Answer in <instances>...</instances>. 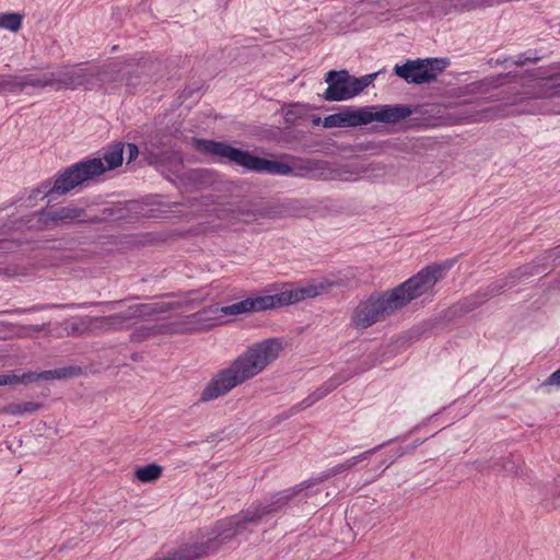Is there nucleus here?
<instances>
[{
	"label": "nucleus",
	"mask_w": 560,
	"mask_h": 560,
	"mask_svg": "<svg viewBox=\"0 0 560 560\" xmlns=\"http://www.w3.org/2000/svg\"><path fill=\"white\" fill-rule=\"evenodd\" d=\"M383 445L375 446L359 455L352 456L345 462L326 469L320 476L314 479L305 480L300 485L285 489L276 493L269 502L259 503L250 506L246 511L234 515L230 518L220 521L214 532L201 542H195L182 550L175 551L173 555L154 560H196L202 556L214 552L219 545L228 541L235 536L242 535L247 529L267 522L275 513L280 511L291 501H302L314 493L312 488L336 475L342 474L359 463L369 459L374 453L382 448Z\"/></svg>",
	"instance_id": "obj_1"
},
{
	"label": "nucleus",
	"mask_w": 560,
	"mask_h": 560,
	"mask_svg": "<svg viewBox=\"0 0 560 560\" xmlns=\"http://www.w3.org/2000/svg\"><path fill=\"white\" fill-rule=\"evenodd\" d=\"M194 147L203 153L213 158L224 159L243 166L249 171L262 172L273 175H290L301 177H316L323 179L339 178L342 180H355L359 178L377 179L385 173L382 163H370L368 165L354 166L351 171H346L349 175H334L330 164L317 159H296L289 165L283 162L272 161L255 156L246 151L233 148L222 142L212 140L192 139Z\"/></svg>",
	"instance_id": "obj_2"
},
{
	"label": "nucleus",
	"mask_w": 560,
	"mask_h": 560,
	"mask_svg": "<svg viewBox=\"0 0 560 560\" xmlns=\"http://www.w3.org/2000/svg\"><path fill=\"white\" fill-rule=\"evenodd\" d=\"M282 350L283 342L279 338H269L250 345L212 375L200 394V400H215L256 377L279 358Z\"/></svg>",
	"instance_id": "obj_3"
},
{
	"label": "nucleus",
	"mask_w": 560,
	"mask_h": 560,
	"mask_svg": "<svg viewBox=\"0 0 560 560\" xmlns=\"http://www.w3.org/2000/svg\"><path fill=\"white\" fill-rule=\"evenodd\" d=\"M337 282L328 278L313 279L303 285H288L273 295L247 298L230 305L213 304L218 326L225 325L241 315L273 310L284 305L299 303L327 293Z\"/></svg>",
	"instance_id": "obj_4"
},
{
	"label": "nucleus",
	"mask_w": 560,
	"mask_h": 560,
	"mask_svg": "<svg viewBox=\"0 0 560 560\" xmlns=\"http://www.w3.org/2000/svg\"><path fill=\"white\" fill-rule=\"evenodd\" d=\"M124 160V144L116 143L106 149L102 156L74 163L60 173L52 185L46 184L45 195H66L80 186H86L107 171L120 166Z\"/></svg>",
	"instance_id": "obj_5"
},
{
	"label": "nucleus",
	"mask_w": 560,
	"mask_h": 560,
	"mask_svg": "<svg viewBox=\"0 0 560 560\" xmlns=\"http://www.w3.org/2000/svg\"><path fill=\"white\" fill-rule=\"evenodd\" d=\"M536 88L537 91L532 95L526 93L518 101L506 102L505 104L515 107L509 110L485 107L481 101L464 105L458 113L459 119L464 122H476L513 113L537 114L550 112L551 109L545 108L532 101L560 96V73L538 82Z\"/></svg>",
	"instance_id": "obj_6"
},
{
	"label": "nucleus",
	"mask_w": 560,
	"mask_h": 560,
	"mask_svg": "<svg viewBox=\"0 0 560 560\" xmlns=\"http://www.w3.org/2000/svg\"><path fill=\"white\" fill-rule=\"evenodd\" d=\"M413 110L406 105H369L363 107H347L336 114L328 115L323 120L325 128H347L365 126L373 121L396 124L409 117Z\"/></svg>",
	"instance_id": "obj_7"
},
{
	"label": "nucleus",
	"mask_w": 560,
	"mask_h": 560,
	"mask_svg": "<svg viewBox=\"0 0 560 560\" xmlns=\"http://www.w3.org/2000/svg\"><path fill=\"white\" fill-rule=\"evenodd\" d=\"M451 267L452 262L428 266L395 288L392 292L400 308L412 300L430 293L438 281L445 277Z\"/></svg>",
	"instance_id": "obj_8"
},
{
	"label": "nucleus",
	"mask_w": 560,
	"mask_h": 560,
	"mask_svg": "<svg viewBox=\"0 0 560 560\" xmlns=\"http://www.w3.org/2000/svg\"><path fill=\"white\" fill-rule=\"evenodd\" d=\"M378 72L366 74L355 78L349 74L348 71H329L326 74V82L328 84L324 92V98L330 102H340L353 98L370 86Z\"/></svg>",
	"instance_id": "obj_9"
},
{
	"label": "nucleus",
	"mask_w": 560,
	"mask_h": 560,
	"mask_svg": "<svg viewBox=\"0 0 560 560\" xmlns=\"http://www.w3.org/2000/svg\"><path fill=\"white\" fill-rule=\"evenodd\" d=\"M217 319L218 317L215 316L214 307L213 305H210L178 320L160 326H143L140 329L141 331H144L142 337H148L154 334L199 332L217 327Z\"/></svg>",
	"instance_id": "obj_10"
},
{
	"label": "nucleus",
	"mask_w": 560,
	"mask_h": 560,
	"mask_svg": "<svg viewBox=\"0 0 560 560\" xmlns=\"http://www.w3.org/2000/svg\"><path fill=\"white\" fill-rule=\"evenodd\" d=\"M399 308L392 291L383 295L371 296L357 306L352 322L358 328H366Z\"/></svg>",
	"instance_id": "obj_11"
},
{
	"label": "nucleus",
	"mask_w": 560,
	"mask_h": 560,
	"mask_svg": "<svg viewBox=\"0 0 560 560\" xmlns=\"http://www.w3.org/2000/svg\"><path fill=\"white\" fill-rule=\"evenodd\" d=\"M175 304L167 301L153 302L148 304H133L126 311L102 318V328L121 329L130 325L133 318L158 319V315L173 310Z\"/></svg>",
	"instance_id": "obj_12"
},
{
	"label": "nucleus",
	"mask_w": 560,
	"mask_h": 560,
	"mask_svg": "<svg viewBox=\"0 0 560 560\" xmlns=\"http://www.w3.org/2000/svg\"><path fill=\"white\" fill-rule=\"evenodd\" d=\"M51 75L54 91L90 89L97 71L88 65H66L51 71Z\"/></svg>",
	"instance_id": "obj_13"
},
{
	"label": "nucleus",
	"mask_w": 560,
	"mask_h": 560,
	"mask_svg": "<svg viewBox=\"0 0 560 560\" xmlns=\"http://www.w3.org/2000/svg\"><path fill=\"white\" fill-rule=\"evenodd\" d=\"M438 59H418L407 61L405 65H396L394 68L395 73L402 78L408 83H427L434 80L441 68L436 67Z\"/></svg>",
	"instance_id": "obj_14"
},
{
	"label": "nucleus",
	"mask_w": 560,
	"mask_h": 560,
	"mask_svg": "<svg viewBox=\"0 0 560 560\" xmlns=\"http://www.w3.org/2000/svg\"><path fill=\"white\" fill-rule=\"evenodd\" d=\"M50 89L54 91L51 71L38 74L8 75V93L20 94L28 89Z\"/></svg>",
	"instance_id": "obj_15"
},
{
	"label": "nucleus",
	"mask_w": 560,
	"mask_h": 560,
	"mask_svg": "<svg viewBox=\"0 0 560 560\" xmlns=\"http://www.w3.org/2000/svg\"><path fill=\"white\" fill-rule=\"evenodd\" d=\"M34 218H36L38 223L42 224L40 226L48 229L58 223L80 221L82 218V210L73 206H66L56 210L35 212Z\"/></svg>",
	"instance_id": "obj_16"
},
{
	"label": "nucleus",
	"mask_w": 560,
	"mask_h": 560,
	"mask_svg": "<svg viewBox=\"0 0 560 560\" xmlns=\"http://www.w3.org/2000/svg\"><path fill=\"white\" fill-rule=\"evenodd\" d=\"M150 163L155 164L162 173H168L176 178L183 176V160L178 152H150Z\"/></svg>",
	"instance_id": "obj_17"
},
{
	"label": "nucleus",
	"mask_w": 560,
	"mask_h": 560,
	"mask_svg": "<svg viewBox=\"0 0 560 560\" xmlns=\"http://www.w3.org/2000/svg\"><path fill=\"white\" fill-rule=\"evenodd\" d=\"M61 376V373L59 371H45L42 373H24L22 375L18 374H0V386L3 385H13V384H28L33 383L38 380H51V378H58Z\"/></svg>",
	"instance_id": "obj_18"
},
{
	"label": "nucleus",
	"mask_w": 560,
	"mask_h": 560,
	"mask_svg": "<svg viewBox=\"0 0 560 560\" xmlns=\"http://www.w3.org/2000/svg\"><path fill=\"white\" fill-rule=\"evenodd\" d=\"M136 68H139V63H136L133 59L128 62H114L105 74L113 81H126V85L131 86L133 85L131 77L137 72Z\"/></svg>",
	"instance_id": "obj_19"
},
{
	"label": "nucleus",
	"mask_w": 560,
	"mask_h": 560,
	"mask_svg": "<svg viewBox=\"0 0 560 560\" xmlns=\"http://www.w3.org/2000/svg\"><path fill=\"white\" fill-rule=\"evenodd\" d=\"M341 383L340 380H329L323 387L307 396L299 406H295L296 411L311 407L319 399L324 398L328 393L335 389Z\"/></svg>",
	"instance_id": "obj_20"
},
{
	"label": "nucleus",
	"mask_w": 560,
	"mask_h": 560,
	"mask_svg": "<svg viewBox=\"0 0 560 560\" xmlns=\"http://www.w3.org/2000/svg\"><path fill=\"white\" fill-rule=\"evenodd\" d=\"M162 475V467L158 464H149L145 466L138 467L135 471L136 478L142 482H153L158 480Z\"/></svg>",
	"instance_id": "obj_21"
},
{
	"label": "nucleus",
	"mask_w": 560,
	"mask_h": 560,
	"mask_svg": "<svg viewBox=\"0 0 560 560\" xmlns=\"http://www.w3.org/2000/svg\"><path fill=\"white\" fill-rule=\"evenodd\" d=\"M40 405L33 401L12 402L4 406L0 412L12 416H20L24 413H33L39 409Z\"/></svg>",
	"instance_id": "obj_22"
},
{
	"label": "nucleus",
	"mask_w": 560,
	"mask_h": 560,
	"mask_svg": "<svg viewBox=\"0 0 560 560\" xmlns=\"http://www.w3.org/2000/svg\"><path fill=\"white\" fill-rule=\"evenodd\" d=\"M250 215L252 214L249 212H243L234 209L223 208L218 210V217L222 220H225L229 224H233L236 221L249 222Z\"/></svg>",
	"instance_id": "obj_23"
},
{
	"label": "nucleus",
	"mask_w": 560,
	"mask_h": 560,
	"mask_svg": "<svg viewBox=\"0 0 560 560\" xmlns=\"http://www.w3.org/2000/svg\"><path fill=\"white\" fill-rule=\"evenodd\" d=\"M23 16L19 13L0 14V28L18 32L21 28Z\"/></svg>",
	"instance_id": "obj_24"
},
{
	"label": "nucleus",
	"mask_w": 560,
	"mask_h": 560,
	"mask_svg": "<svg viewBox=\"0 0 560 560\" xmlns=\"http://www.w3.org/2000/svg\"><path fill=\"white\" fill-rule=\"evenodd\" d=\"M306 108L302 104H294L284 109V119L289 124H294L299 118L305 115Z\"/></svg>",
	"instance_id": "obj_25"
},
{
	"label": "nucleus",
	"mask_w": 560,
	"mask_h": 560,
	"mask_svg": "<svg viewBox=\"0 0 560 560\" xmlns=\"http://www.w3.org/2000/svg\"><path fill=\"white\" fill-rule=\"evenodd\" d=\"M408 450L402 446H397L390 450V454L388 455V458L384 460V469L388 468L397 458L401 457L404 454H406Z\"/></svg>",
	"instance_id": "obj_26"
},
{
	"label": "nucleus",
	"mask_w": 560,
	"mask_h": 560,
	"mask_svg": "<svg viewBox=\"0 0 560 560\" xmlns=\"http://www.w3.org/2000/svg\"><path fill=\"white\" fill-rule=\"evenodd\" d=\"M438 2V0H432L430 2H425L422 4V8L419 12V14L423 15V14H441L442 11L438 9V7L435 5Z\"/></svg>",
	"instance_id": "obj_27"
},
{
	"label": "nucleus",
	"mask_w": 560,
	"mask_h": 560,
	"mask_svg": "<svg viewBox=\"0 0 560 560\" xmlns=\"http://www.w3.org/2000/svg\"><path fill=\"white\" fill-rule=\"evenodd\" d=\"M127 153H128V161L127 162L130 163L139 154L138 147L136 144H133V143H128L127 144Z\"/></svg>",
	"instance_id": "obj_28"
},
{
	"label": "nucleus",
	"mask_w": 560,
	"mask_h": 560,
	"mask_svg": "<svg viewBox=\"0 0 560 560\" xmlns=\"http://www.w3.org/2000/svg\"><path fill=\"white\" fill-rule=\"evenodd\" d=\"M545 385L560 386V369L555 371L545 382Z\"/></svg>",
	"instance_id": "obj_29"
},
{
	"label": "nucleus",
	"mask_w": 560,
	"mask_h": 560,
	"mask_svg": "<svg viewBox=\"0 0 560 560\" xmlns=\"http://www.w3.org/2000/svg\"><path fill=\"white\" fill-rule=\"evenodd\" d=\"M20 225H27L28 229H33V228L45 229L44 226H40L42 224L38 223L36 218H34V213L32 214V218L26 223L20 222Z\"/></svg>",
	"instance_id": "obj_30"
},
{
	"label": "nucleus",
	"mask_w": 560,
	"mask_h": 560,
	"mask_svg": "<svg viewBox=\"0 0 560 560\" xmlns=\"http://www.w3.org/2000/svg\"><path fill=\"white\" fill-rule=\"evenodd\" d=\"M0 92L8 93V75L0 74Z\"/></svg>",
	"instance_id": "obj_31"
},
{
	"label": "nucleus",
	"mask_w": 560,
	"mask_h": 560,
	"mask_svg": "<svg viewBox=\"0 0 560 560\" xmlns=\"http://www.w3.org/2000/svg\"><path fill=\"white\" fill-rule=\"evenodd\" d=\"M117 304H118V302H110V303H108V306H109L110 308H113V307H114L115 305H117Z\"/></svg>",
	"instance_id": "obj_32"
},
{
	"label": "nucleus",
	"mask_w": 560,
	"mask_h": 560,
	"mask_svg": "<svg viewBox=\"0 0 560 560\" xmlns=\"http://www.w3.org/2000/svg\"><path fill=\"white\" fill-rule=\"evenodd\" d=\"M552 112L560 114V109H552Z\"/></svg>",
	"instance_id": "obj_33"
}]
</instances>
